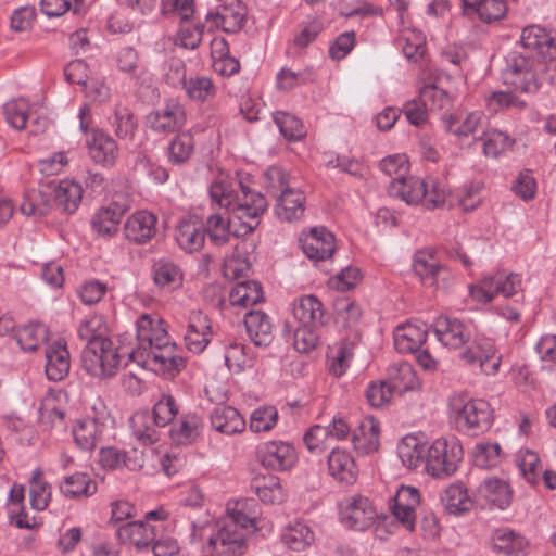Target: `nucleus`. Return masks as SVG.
I'll return each instance as SVG.
<instances>
[{
    "mask_svg": "<svg viewBox=\"0 0 556 556\" xmlns=\"http://www.w3.org/2000/svg\"><path fill=\"white\" fill-rule=\"evenodd\" d=\"M30 505L36 510H43L51 497V485L42 480V471L37 468L30 479Z\"/></svg>",
    "mask_w": 556,
    "mask_h": 556,
    "instance_id": "13d9d810",
    "label": "nucleus"
},
{
    "mask_svg": "<svg viewBox=\"0 0 556 556\" xmlns=\"http://www.w3.org/2000/svg\"><path fill=\"white\" fill-rule=\"evenodd\" d=\"M144 362L150 363L164 374L174 377L185 367V359L177 352L175 343H170L159 350L147 352Z\"/></svg>",
    "mask_w": 556,
    "mask_h": 556,
    "instance_id": "c756f323",
    "label": "nucleus"
},
{
    "mask_svg": "<svg viewBox=\"0 0 556 556\" xmlns=\"http://www.w3.org/2000/svg\"><path fill=\"white\" fill-rule=\"evenodd\" d=\"M293 315L302 326L317 327L324 324L323 304L314 295H305L295 301Z\"/></svg>",
    "mask_w": 556,
    "mask_h": 556,
    "instance_id": "c9c22d12",
    "label": "nucleus"
},
{
    "mask_svg": "<svg viewBox=\"0 0 556 556\" xmlns=\"http://www.w3.org/2000/svg\"><path fill=\"white\" fill-rule=\"evenodd\" d=\"M81 198L83 188L74 180H61L54 188V200L56 205L68 214H72L77 210Z\"/></svg>",
    "mask_w": 556,
    "mask_h": 556,
    "instance_id": "37998d69",
    "label": "nucleus"
},
{
    "mask_svg": "<svg viewBox=\"0 0 556 556\" xmlns=\"http://www.w3.org/2000/svg\"><path fill=\"white\" fill-rule=\"evenodd\" d=\"M420 504L419 491L414 486L402 485L390 501L394 518L408 531L415 529L416 508Z\"/></svg>",
    "mask_w": 556,
    "mask_h": 556,
    "instance_id": "2eb2a0df",
    "label": "nucleus"
},
{
    "mask_svg": "<svg viewBox=\"0 0 556 556\" xmlns=\"http://www.w3.org/2000/svg\"><path fill=\"white\" fill-rule=\"evenodd\" d=\"M46 375L51 381L63 380L70 371L71 361L66 344L55 341L46 349Z\"/></svg>",
    "mask_w": 556,
    "mask_h": 556,
    "instance_id": "a878e982",
    "label": "nucleus"
},
{
    "mask_svg": "<svg viewBox=\"0 0 556 556\" xmlns=\"http://www.w3.org/2000/svg\"><path fill=\"white\" fill-rule=\"evenodd\" d=\"M492 542L495 549L508 556H525L528 547L527 540L508 528L497 529Z\"/></svg>",
    "mask_w": 556,
    "mask_h": 556,
    "instance_id": "4c0bfd02",
    "label": "nucleus"
},
{
    "mask_svg": "<svg viewBox=\"0 0 556 556\" xmlns=\"http://www.w3.org/2000/svg\"><path fill=\"white\" fill-rule=\"evenodd\" d=\"M427 328L425 324H406L394 330V346L400 353H415L426 342Z\"/></svg>",
    "mask_w": 556,
    "mask_h": 556,
    "instance_id": "2f4dec72",
    "label": "nucleus"
},
{
    "mask_svg": "<svg viewBox=\"0 0 556 556\" xmlns=\"http://www.w3.org/2000/svg\"><path fill=\"white\" fill-rule=\"evenodd\" d=\"M460 358L468 365L479 366L486 375H495L501 365V356L496 355L494 344L490 339L472 341L460 353Z\"/></svg>",
    "mask_w": 556,
    "mask_h": 556,
    "instance_id": "f3484780",
    "label": "nucleus"
},
{
    "mask_svg": "<svg viewBox=\"0 0 556 556\" xmlns=\"http://www.w3.org/2000/svg\"><path fill=\"white\" fill-rule=\"evenodd\" d=\"M450 408L457 430L470 435L485 432L493 422V409L484 400L455 394L450 399Z\"/></svg>",
    "mask_w": 556,
    "mask_h": 556,
    "instance_id": "7ed1b4c3",
    "label": "nucleus"
},
{
    "mask_svg": "<svg viewBox=\"0 0 556 556\" xmlns=\"http://www.w3.org/2000/svg\"><path fill=\"white\" fill-rule=\"evenodd\" d=\"M479 494L489 503L504 509L510 503L511 492L508 484L500 479H486L478 489Z\"/></svg>",
    "mask_w": 556,
    "mask_h": 556,
    "instance_id": "09e8293b",
    "label": "nucleus"
},
{
    "mask_svg": "<svg viewBox=\"0 0 556 556\" xmlns=\"http://www.w3.org/2000/svg\"><path fill=\"white\" fill-rule=\"evenodd\" d=\"M329 473L340 483L353 484L357 468L351 454L345 450L333 448L328 457Z\"/></svg>",
    "mask_w": 556,
    "mask_h": 556,
    "instance_id": "7c9ffc66",
    "label": "nucleus"
},
{
    "mask_svg": "<svg viewBox=\"0 0 556 556\" xmlns=\"http://www.w3.org/2000/svg\"><path fill=\"white\" fill-rule=\"evenodd\" d=\"M354 448L359 454H370L379 447V424L369 418L364 420L353 434Z\"/></svg>",
    "mask_w": 556,
    "mask_h": 556,
    "instance_id": "ea45409f",
    "label": "nucleus"
},
{
    "mask_svg": "<svg viewBox=\"0 0 556 556\" xmlns=\"http://www.w3.org/2000/svg\"><path fill=\"white\" fill-rule=\"evenodd\" d=\"M275 198H277L275 212L280 219L292 222L302 216L305 197L300 190L294 188L283 189V191Z\"/></svg>",
    "mask_w": 556,
    "mask_h": 556,
    "instance_id": "72a5a7b5",
    "label": "nucleus"
},
{
    "mask_svg": "<svg viewBox=\"0 0 556 556\" xmlns=\"http://www.w3.org/2000/svg\"><path fill=\"white\" fill-rule=\"evenodd\" d=\"M254 361L255 354L251 348L237 342L226 346L225 362L230 370L240 372L245 368H252Z\"/></svg>",
    "mask_w": 556,
    "mask_h": 556,
    "instance_id": "8fccbe9b",
    "label": "nucleus"
},
{
    "mask_svg": "<svg viewBox=\"0 0 556 556\" xmlns=\"http://www.w3.org/2000/svg\"><path fill=\"white\" fill-rule=\"evenodd\" d=\"M261 223L257 217H243L235 223V214H229L225 218L222 214L215 213L207 217L205 224V235H208L211 241L216 245H223L229 241V236L243 237L254 231Z\"/></svg>",
    "mask_w": 556,
    "mask_h": 556,
    "instance_id": "6e6552de",
    "label": "nucleus"
},
{
    "mask_svg": "<svg viewBox=\"0 0 556 556\" xmlns=\"http://www.w3.org/2000/svg\"><path fill=\"white\" fill-rule=\"evenodd\" d=\"M256 457L263 467L281 471L294 464L295 452L289 443L268 441L258 444Z\"/></svg>",
    "mask_w": 556,
    "mask_h": 556,
    "instance_id": "dca6fc26",
    "label": "nucleus"
},
{
    "mask_svg": "<svg viewBox=\"0 0 556 556\" xmlns=\"http://www.w3.org/2000/svg\"><path fill=\"white\" fill-rule=\"evenodd\" d=\"M334 311L337 321L342 324L344 328L355 327L362 317L361 307L348 298L337 299L334 302Z\"/></svg>",
    "mask_w": 556,
    "mask_h": 556,
    "instance_id": "0e129e2a",
    "label": "nucleus"
},
{
    "mask_svg": "<svg viewBox=\"0 0 556 556\" xmlns=\"http://www.w3.org/2000/svg\"><path fill=\"white\" fill-rule=\"evenodd\" d=\"M520 43L522 52L534 54L540 60L556 54V37L539 25L525 27Z\"/></svg>",
    "mask_w": 556,
    "mask_h": 556,
    "instance_id": "aec40b11",
    "label": "nucleus"
},
{
    "mask_svg": "<svg viewBox=\"0 0 556 556\" xmlns=\"http://www.w3.org/2000/svg\"><path fill=\"white\" fill-rule=\"evenodd\" d=\"M389 194L409 205L419 204L427 194V182L414 176L393 179L389 186Z\"/></svg>",
    "mask_w": 556,
    "mask_h": 556,
    "instance_id": "c85d7f7f",
    "label": "nucleus"
},
{
    "mask_svg": "<svg viewBox=\"0 0 556 556\" xmlns=\"http://www.w3.org/2000/svg\"><path fill=\"white\" fill-rule=\"evenodd\" d=\"M60 489L68 498L89 497L97 492V482L88 473L75 472L63 479Z\"/></svg>",
    "mask_w": 556,
    "mask_h": 556,
    "instance_id": "58836bf2",
    "label": "nucleus"
},
{
    "mask_svg": "<svg viewBox=\"0 0 556 556\" xmlns=\"http://www.w3.org/2000/svg\"><path fill=\"white\" fill-rule=\"evenodd\" d=\"M518 466L525 479L532 485L540 481L542 466L539 455L530 450L520 452L518 456Z\"/></svg>",
    "mask_w": 556,
    "mask_h": 556,
    "instance_id": "338daca9",
    "label": "nucleus"
},
{
    "mask_svg": "<svg viewBox=\"0 0 556 556\" xmlns=\"http://www.w3.org/2000/svg\"><path fill=\"white\" fill-rule=\"evenodd\" d=\"M281 540L290 549L301 552L315 541V534L306 523L296 520L283 529Z\"/></svg>",
    "mask_w": 556,
    "mask_h": 556,
    "instance_id": "79ce46f5",
    "label": "nucleus"
},
{
    "mask_svg": "<svg viewBox=\"0 0 556 556\" xmlns=\"http://www.w3.org/2000/svg\"><path fill=\"white\" fill-rule=\"evenodd\" d=\"M28 109V102L24 99H16L7 102L3 106L5 121L14 129H24L29 117Z\"/></svg>",
    "mask_w": 556,
    "mask_h": 556,
    "instance_id": "e2e57ef3",
    "label": "nucleus"
},
{
    "mask_svg": "<svg viewBox=\"0 0 556 556\" xmlns=\"http://www.w3.org/2000/svg\"><path fill=\"white\" fill-rule=\"evenodd\" d=\"M315 78L316 74L312 67L298 72L282 67L276 75V86L281 91H290L302 85L313 83Z\"/></svg>",
    "mask_w": 556,
    "mask_h": 556,
    "instance_id": "3c124183",
    "label": "nucleus"
},
{
    "mask_svg": "<svg viewBox=\"0 0 556 556\" xmlns=\"http://www.w3.org/2000/svg\"><path fill=\"white\" fill-rule=\"evenodd\" d=\"M187 112L184 104L177 100H168L164 106L152 111L147 116L149 127L157 134H172L184 128Z\"/></svg>",
    "mask_w": 556,
    "mask_h": 556,
    "instance_id": "4468645a",
    "label": "nucleus"
},
{
    "mask_svg": "<svg viewBox=\"0 0 556 556\" xmlns=\"http://www.w3.org/2000/svg\"><path fill=\"white\" fill-rule=\"evenodd\" d=\"M521 288V279L517 274L495 273L483 277L478 283L469 286V295L478 303L486 304L496 295L509 298Z\"/></svg>",
    "mask_w": 556,
    "mask_h": 556,
    "instance_id": "0eeeda50",
    "label": "nucleus"
},
{
    "mask_svg": "<svg viewBox=\"0 0 556 556\" xmlns=\"http://www.w3.org/2000/svg\"><path fill=\"white\" fill-rule=\"evenodd\" d=\"M157 217L146 210L127 217L124 225L125 238L136 244H146L156 235Z\"/></svg>",
    "mask_w": 556,
    "mask_h": 556,
    "instance_id": "4be33fe9",
    "label": "nucleus"
},
{
    "mask_svg": "<svg viewBox=\"0 0 556 556\" xmlns=\"http://www.w3.org/2000/svg\"><path fill=\"white\" fill-rule=\"evenodd\" d=\"M125 208L118 203H111L108 207L99 210L92 217V228L100 235H113L117 231L118 224Z\"/></svg>",
    "mask_w": 556,
    "mask_h": 556,
    "instance_id": "49530a36",
    "label": "nucleus"
},
{
    "mask_svg": "<svg viewBox=\"0 0 556 556\" xmlns=\"http://www.w3.org/2000/svg\"><path fill=\"white\" fill-rule=\"evenodd\" d=\"M249 182L248 177L219 175L210 186L212 202L235 214V223L243 217L261 218L267 210L265 197L252 190Z\"/></svg>",
    "mask_w": 556,
    "mask_h": 556,
    "instance_id": "f257e3e1",
    "label": "nucleus"
},
{
    "mask_svg": "<svg viewBox=\"0 0 556 556\" xmlns=\"http://www.w3.org/2000/svg\"><path fill=\"white\" fill-rule=\"evenodd\" d=\"M104 425L96 418L79 420L73 428L76 444L84 451L93 450L103 434Z\"/></svg>",
    "mask_w": 556,
    "mask_h": 556,
    "instance_id": "e433bc0d",
    "label": "nucleus"
},
{
    "mask_svg": "<svg viewBox=\"0 0 556 556\" xmlns=\"http://www.w3.org/2000/svg\"><path fill=\"white\" fill-rule=\"evenodd\" d=\"M426 444L414 435L404 437L397 445V455L408 469H415L421 464H426Z\"/></svg>",
    "mask_w": 556,
    "mask_h": 556,
    "instance_id": "c03bdc74",
    "label": "nucleus"
},
{
    "mask_svg": "<svg viewBox=\"0 0 556 556\" xmlns=\"http://www.w3.org/2000/svg\"><path fill=\"white\" fill-rule=\"evenodd\" d=\"M433 330L438 340L450 349H459L470 342V330L456 318L438 317L433 324Z\"/></svg>",
    "mask_w": 556,
    "mask_h": 556,
    "instance_id": "412c9836",
    "label": "nucleus"
},
{
    "mask_svg": "<svg viewBox=\"0 0 556 556\" xmlns=\"http://www.w3.org/2000/svg\"><path fill=\"white\" fill-rule=\"evenodd\" d=\"M426 469L435 478H446L453 475L463 458V447L452 439H437L428 448Z\"/></svg>",
    "mask_w": 556,
    "mask_h": 556,
    "instance_id": "39448f33",
    "label": "nucleus"
},
{
    "mask_svg": "<svg viewBox=\"0 0 556 556\" xmlns=\"http://www.w3.org/2000/svg\"><path fill=\"white\" fill-rule=\"evenodd\" d=\"M441 500L451 514H462L470 510L473 506L472 498L468 495L467 489L460 482L447 486Z\"/></svg>",
    "mask_w": 556,
    "mask_h": 556,
    "instance_id": "de8ad7c7",
    "label": "nucleus"
},
{
    "mask_svg": "<svg viewBox=\"0 0 556 556\" xmlns=\"http://www.w3.org/2000/svg\"><path fill=\"white\" fill-rule=\"evenodd\" d=\"M273 117L281 135L287 140L298 141L305 137L304 126L296 116L287 112H276Z\"/></svg>",
    "mask_w": 556,
    "mask_h": 556,
    "instance_id": "bf43d9fd",
    "label": "nucleus"
},
{
    "mask_svg": "<svg viewBox=\"0 0 556 556\" xmlns=\"http://www.w3.org/2000/svg\"><path fill=\"white\" fill-rule=\"evenodd\" d=\"M263 299L262 286L255 280L238 282L229 294V302L232 306L248 307L262 302Z\"/></svg>",
    "mask_w": 556,
    "mask_h": 556,
    "instance_id": "a18cd8bd",
    "label": "nucleus"
},
{
    "mask_svg": "<svg viewBox=\"0 0 556 556\" xmlns=\"http://www.w3.org/2000/svg\"><path fill=\"white\" fill-rule=\"evenodd\" d=\"M153 279L163 288L175 289L181 285L182 273L174 262L161 258L153 265Z\"/></svg>",
    "mask_w": 556,
    "mask_h": 556,
    "instance_id": "603ef678",
    "label": "nucleus"
},
{
    "mask_svg": "<svg viewBox=\"0 0 556 556\" xmlns=\"http://www.w3.org/2000/svg\"><path fill=\"white\" fill-rule=\"evenodd\" d=\"M245 14V7L240 0H224L215 12L206 14L205 20L225 33H237L244 24Z\"/></svg>",
    "mask_w": 556,
    "mask_h": 556,
    "instance_id": "a211bd4d",
    "label": "nucleus"
},
{
    "mask_svg": "<svg viewBox=\"0 0 556 556\" xmlns=\"http://www.w3.org/2000/svg\"><path fill=\"white\" fill-rule=\"evenodd\" d=\"M377 516L371 501L363 495L348 496L340 504L342 523L356 531H365L370 528Z\"/></svg>",
    "mask_w": 556,
    "mask_h": 556,
    "instance_id": "9b49d317",
    "label": "nucleus"
},
{
    "mask_svg": "<svg viewBox=\"0 0 556 556\" xmlns=\"http://www.w3.org/2000/svg\"><path fill=\"white\" fill-rule=\"evenodd\" d=\"M46 338V329L39 324H29L16 333V341L22 350L35 351Z\"/></svg>",
    "mask_w": 556,
    "mask_h": 556,
    "instance_id": "69168bd1",
    "label": "nucleus"
},
{
    "mask_svg": "<svg viewBox=\"0 0 556 556\" xmlns=\"http://www.w3.org/2000/svg\"><path fill=\"white\" fill-rule=\"evenodd\" d=\"M302 249L311 260H327L336 250L334 237L325 227L313 228L309 233L302 239Z\"/></svg>",
    "mask_w": 556,
    "mask_h": 556,
    "instance_id": "b1692460",
    "label": "nucleus"
},
{
    "mask_svg": "<svg viewBox=\"0 0 556 556\" xmlns=\"http://www.w3.org/2000/svg\"><path fill=\"white\" fill-rule=\"evenodd\" d=\"M184 89L190 99L201 102L213 98L216 93L212 79L204 76L190 77L185 81Z\"/></svg>",
    "mask_w": 556,
    "mask_h": 556,
    "instance_id": "680f3d73",
    "label": "nucleus"
},
{
    "mask_svg": "<svg viewBox=\"0 0 556 556\" xmlns=\"http://www.w3.org/2000/svg\"><path fill=\"white\" fill-rule=\"evenodd\" d=\"M388 377L393 390L405 391L416 386V374L407 362L392 364L388 368Z\"/></svg>",
    "mask_w": 556,
    "mask_h": 556,
    "instance_id": "864d4df0",
    "label": "nucleus"
},
{
    "mask_svg": "<svg viewBox=\"0 0 556 556\" xmlns=\"http://www.w3.org/2000/svg\"><path fill=\"white\" fill-rule=\"evenodd\" d=\"M472 458L480 468L494 467L501 459V446L497 443L477 444L472 451Z\"/></svg>",
    "mask_w": 556,
    "mask_h": 556,
    "instance_id": "774afa93",
    "label": "nucleus"
},
{
    "mask_svg": "<svg viewBox=\"0 0 556 556\" xmlns=\"http://www.w3.org/2000/svg\"><path fill=\"white\" fill-rule=\"evenodd\" d=\"M413 270L425 287L448 289L454 280L452 271L438 263L428 251H419L414 256Z\"/></svg>",
    "mask_w": 556,
    "mask_h": 556,
    "instance_id": "ddd939ff",
    "label": "nucleus"
},
{
    "mask_svg": "<svg viewBox=\"0 0 556 556\" xmlns=\"http://www.w3.org/2000/svg\"><path fill=\"white\" fill-rule=\"evenodd\" d=\"M484 122V114L480 111L455 113L443 118L445 131L459 138L475 135L476 131L483 128Z\"/></svg>",
    "mask_w": 556,
    "mask_h": 556,
    "instance_id": "cd10ccee",
    "label": "nucleus"
},
{
    "mask_svg": "<svg viewBox=\"0 0 556 556\" xmlns=\"http://www.w3.org/2000/svg\"><path fill=\"white\" fill-rule=\"evenodd\" d=\"M161 532V526L141 520L127 522L118 527L116 535L123 544L134 545L140 551L152 544Z\"/></svg>",
    "mask_w": 556,
    "mask_h": 556,
    "instance_id": "6ab92c4d",
    "label": "nucleus"
},
{
    "mask_svg": "<svg viewBox=\"0 0 556 556\" xmlns=\"http://www.w3.org/2000/svg\"><path fill=\"white\" fill-rule=\"evenodd\" d=\"M212 427L227 435L240 433L245 429V420L231 406H217L211 413Z\"/></svg>",
    "mask_w": 556,
    "mask_h": 556,
    "instance_id": "473e14b6",
    "label": "nucleus"
},
{
    "mask_svg": "<svg viewBox=\"0 0 556 556\" xmlns=\"http://www.w3.org/2000/svg\"><path fill=\"white\" fill-rule=\"evenodd\" d=\"M194 151V138L190 131H179L172 140L168 152L174 164L185 163Z\"/></svg>",
    "mask_w": 556,
    "mask_h": 556,
    "instance_id": "4d7b16f0",
    "label": "nucleus"
},
{
    "mask_svg": "<svg viewBox=\"0 0 556 556\" xmlns=\"http://www.w3.org/2000/svg\"><path fill=\"white\" fill-rule=\"evenodd\" d=\"M109 122L117 138L129 141L134 139L138 123L128 106L117 103Z\"/></svg>",
    "mask_w": 556,
    "mask_h": 556,
    "instance_id": "a19ab883",
    "label": "nucleus"
},
{
    "mask_svg": "<svg viewBox=\"0 0 556 556\" xmlns=\"http://www.w3.org/2000/svg\"><path fill=\"white\" fill-rule=\"evenodd\" d=\"M203 421L197 414H185L170 429L173 441L178 444L188 445L193 443L202 432Z\"/></svg>",
    "mask_w": 556,
    "mask_h": 556,
    "instance_id": "f704fd0d",
    "label": "nucleus"
},
{
    "mask_svg": "<svg viewBox=\"0 0 556 556\" xmlns=\"http://www.w3.org/2000/svg\"><path fill=\"white\" fill-rule=\"evenodd\" d=\"M108 325L100 315H93L84 320L78 327L79 338L89 345L94 341H110L108 338Z\"/></svg>",
    "mask_w": 556,
    "mask_h": 556,
    "instance_id": "6e6d98bb",
    "label": "nucleus"
},
{
    "mask_svg": "<svg viewBox=\"0 0 556 556\" xmlns=\"http://www.w3.org/2000/svg\"><path fill=\"white\" fill-rule=\"evenodd\" d=\"M212 327L207 315L201 311H192L185 333V343L189 351L201 353L211 340Z\"/></svg>",
    "mask_w": 556,
    "mask_h": 556,
    "instance_id": "5701e85b",
    "label": "nucleus"
},
{
    "mask_svg": "<svg viewBox=\"0 0 556 556\" xmlns=\"http://www.w3.org/2000/svg\"><path fill=\"white\" fill-rule=\"evenodd\" d=\"M253 488L260 500L267 504H280L285 501V492L277 477L269 476L255 479Z\"/></svg>",
    "mask_w": 556,
    "mask_h": 556,
    "instance_id": "5fc2aeb1",
    "label": "nucleus"
},
{
    "mask_svg": "<svg viewBox=\"0 0 556 556\" xmlns=\"http://www.w3.org/2000/svg\"><path fill=\"white\" fill-rule=\"evenodd\" d=\"M178 413L176 401L170 394H163L154 404L152 414L140 410L132 415L130 424L132 433L140 444L148 446L159 440L155 427H165Z\"/></svg>",
    "mask_w": 556,
    "mask_h": 556,
    "instance_id": "20e7f679",
    "label": "nucleus"
},
{
    "mask_svg": "<svg viewBox=\"0 0 556 556\" xmlns=\"http://www.w3.org/2000/svg\"><path fill=\"white\" fill-rule=\"evenodd\" d=\"M480 139L483 141V153L489 157H497L513 144L509 136L497 129L483 130Z\"/></svg>",
    "mask_w": 556,
    "mask_h": 556,
    "instance_id": "052dcab7",
    "label": "nucleus"
},
{
    "mask_svg": "<svg viewBox=\"0 0 556 556\" xmlns=\"http://www.w3.org/2000/svg\"><path fill=\"white\" fill-rule=\"evenodd\" d=\"M136 328L139 346L137 351L131 352V358L143 357L151 350H159L170 344L162 319L154 320L149 314H142L136 321Z\"/></svg>",
    "mask_w": 556,
    "mask_h": 556,
    "instance_id": "f8f14e48",
    "label": "nucleus"
},
{
    "mask_svg": "<svg viewBox=\"0 0 556 556\" xmlns=\"http://www.w3.org/2000/svg\"><path fill=\"white\" fill-rule=\"evenodd\" d=\"M89 109L84 106L79 111L80 129L86 134V144L88 147L91 159L104 166L115 164L118 156V147L116 141L105 131L93 128L89 130L88 123L85 121Z\"/></svg>",
    "mask_w": 556,
    "mask_h": 556,
    "instance_id": "1a4fd4ad",
    "label": "nucleus"
},
{
    "mask_svg": "<svg viewBox=\"0 0 556 556\" xmlns=\"http://www.w3.org/2000/svg\"><path fill=\"white\" fill-rule=\"evenodd\" d=\"M244 326L249 338L256 346H268L273 339L271 318L260 309H251L244 315Z\"/></svg>",
    "mask_w": 556,
    "mask_h": 556,
    "instance_id": "393cba45",
    "label": "nucleus"
},
{
    "mask_svg": "<svg viewBox=\"0 0 556 556\" xmlns=\"http://www.w3.org/2000/svg\"><path fill=\"white\" fill-rule=\"evenodd\" d=\"M175 240L184 251L188 253L198 252L204 245L205 230L201 223L195 219H182L176 227Z\"/></svg>",
    "mask_w": 556,
    "mask_h": 556,
    "instance_id": "bb28decb",
    "label": "nucleus"
},
{
    "mask_svg": "<svg viewBox=\"0 0 556 556\" xmlns=\"http://www.w3.org/2000/svg\"><path fill=\"white\" fill-rule=\"evenodd\" d=\"M245 533L237 531L233 522H217L208 535L205 551L218 556H242L245 553Z\"/></svg>",
    "mask_w": 556,
    "mask_h": 556,
    "instance_id": "9d476101",
    "label": "nucleus"
},
{
    "mask_svg": "<svg viewBox=\"0 0 556 556\" xmlns=\"http://www.w3.org/2000/svg\"><path fill=\"white\" fill-rule=\"evenodd\" d=\"M505 63L501 78L511 91L534 94L541 89L540 59L534 54L511 51Z\"/></svg>",
    "mask_w": 556,
    "mask_h": 556,
    "instance_id": "f03ea898",
    "label": "nucleus"
},
{
    "mask_svg": "<svg viewBox=\"0 0 556 556\" xmlns=\"http://www.w3.org/2000/svg\"><path fill=\"white\" fill-rule=\"evenodd\" d=\"M84 369L92 377L109 378L115 375L119 355L110 341H94L85 345L81 352Z\"/></svg>",
    "mask_w": 556,
    "mask_h": 556,
    "instance_id": "423d86ee",
    "label": "nucleus"
}]
</instances>
